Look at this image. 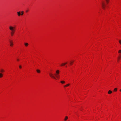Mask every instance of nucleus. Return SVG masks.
Instances as JSON below:
<instances>
[{
	"label": "nucleus",
	"instance_id": "obj_12",
	"mask_svg": "<svg viewBox=\"0 0 121 121\" xmlns=\"http://www.w3.org/2000/svg\"><path fill=\"white\" fill-rule=\"evenodd\" d=\"M36 71L38 73H40V71L39 69H37Z\"/></svg>",
	"mask_w": 121,
	"mask_h": 121
},
{
	"label": "nucleus",
	"instance_id": "obj_15",
	"mask_svg": "<svg viewBox=\"0 0 121 121\" xmlns=\"http://www.w3.org/2000/svg\"><path fill=\"white\" fill-rule=\"evenodd\" d=\"M0 72H4V70L3 69H1L0 70Z\"/></svg>",
	"mask_w": 121,
	"mask_h": 121
},
{
	"label": "nucleus",
	"instance_id": "obj_18",
	"mask_svg": "<svg viewBox=\"0 0 121 121\" xmlns=\"http://www.w3.org/2000/svg\"><path fill=\"white\" fill-rule=\"evenodd\" d=\"M21 15H23L24 13V12L23 11H22L21 12Z\"/></svg>",
	"mask_w": 121,
	"mask_h": 121
},
{
	"label": "nucleus",
	"instance_id": "obj_24",
	"mask_svg": "<svg viewBox=\"0 0 121 121\" xmlns=\"http://www.w3.org/2000/svg\"><path fill=\"white\" fill-rule=\"evenodd\" d=\"M19 68H20V69L21 68H22V66H21V65H20L19 66Z\"/></svg>",
	"mask_w": 121,
	"mask_h": 121
},
{
	"label": "nucleus",
	"instance_id": "obj_13",
	"mask_svg": "<svg viewBox=\"0 0 121 121\" xmlns=\"http://www.w3.org/2000/svg\"><path fill=\"white\" fill-rule=\"evenodd\" d=\"M3 77V74L2 73H0V78H1Z\"/></svg>",
	"mask_w": 121,
	"mask_h": 121
},
{
	"label": "nucleus",
	"instance_id": "obj_4",
	"mask_svg": "<svg viewBox=\"0 0 121 121\" xmlns=\"http://www.w3.org/2000/svg\"><path fill=\"white\" fill-rule=\"evenodd\" d=\"M9 42L10 43V46L11 47H12L13 45V42L12 41V40H10Z\"/></svg>",
	"mask_w": 121,
	"mask_h": 121
},
{
	"label": "nucleus",
	"instance_id": "obj_10",
	"mask_svg": "<svg viewBox=\"0 0 121 121\" xmlns=\"http://www.w3.org/2000/svg\"><path fill=\"white\" fill-rule=\"evenodd\" d=\"M121 58V54H120L119 55V56L118 57V59H120Z\"/></svg>",
	"mask_w": 121,
	"mask_h": 121
},
{
	"label": "nucleus",
	"instance_id": "obj_22",
	"mask_svg": "<svg viewBox=\"0 0 121 121\" xmlns=\"http://www.w3.org/2000/svg\"><path fill=\"white\" fill-rule=\"evenodd\" d=\"M119 43L121 45V40H119Z\"/></svg>",
	"mask_w": 121,
	"mask_h": 121
},
{
	"label": "nucleus",
	"instance_id": "obj_11",
	"mask_svg": "<svg viewBox=\"0 0 121 121\" xmlns=\"http://www.w3.org/2000/svg\"><path fill=\"white\" fill-rule=\"evenodd\" d=\"M112 92V91H111V90H109L108 92V94H111V93Z\"/></svg>",
	"mask_w": 121,
	"mask_h": 121
},
{
	"label": "nucleus",
	"instance_id": "obj_23",
	"mask_svg": "<svg viewBox=\"0 0 121 121\" xmlns=\"http://www.w3.org/2000/svg\"><path fill=\"white\" fill-rule=\"evenodd\" d=\"M69 85L70 84H68L66 85V86H69Z\"/></svg>",
	"mask_w": 121,
	"mask_h": 121
},
{
	"label": "nucleus",
	"instance_id": "obj_19",
	"mask_svg": "<svg viewBox=\"0 0 121 121\" xmlns=\"http://www.w3.org/2000/svg\"><path fill=\"white\" fill-rule=\"evenodd\" d=\"M117 90V89L116 88H115L114 89V91H116Z\"/></svg>",
	"mask_w": 121,
	"mask_h": 121
},
{
	"label": "nucleus",
	"instance_id": "obj_30",
	"mask_svg": "<svg viewBox=\"0 0 121 121\" xmlns=\"http://www.w3.org/2000/svg\"><path fill=\"white\" fill-rule=\"evenodd\" d=\"M119 60V59H118V60ZM118 61H119V60H118Z\"/></svg>",
	"mask_w": 121,
	"mask_h": 121
},
{
	"label": "nucleus",
	"instance_id": "obj_29",
	"mask_svg": "<svg viewBox=\"0 0 121 121\" xmlns=\"http://www.w3.org/2000/svg\"><path fill=\"white\" fill-rule=\"evenodd\" d=\"M65 67H67V66H65Z\"/></svg>",
	"mask_w": 121,
	"mask_h": 121
},
{
	"label": "nucleus",
	"instance_id": "obj_14",
	"mask_svg": "<svg viewBox=\"0 0 121 121\" xmlns=\"http://www.w3.org/2000/svg\"><path fill=\"white\" fill-rule=\"evenodd\" d=\"M68 118V117L67 116H66L65 118V119L64 120L65 121H66Z\"/></svg>",
	"mask_w": 121,
	"mask_h": 121
},
{
	"label": "nucleus",
	"instance_id": "obj_25",
	"mask_svg": "<svg viewBox=\"0 0 121 121\" xmlns=\"http://www.w3.org/2000/svg\"><path fill=\"white\" fill-rule=\"evenodd\" d=\"M28 10H26V12H28Z\"/></svg>",
	"mask_w": 121,
	"mask_h": 121
},
{
	"label": "nucleus",
	"instance_id": "obj_5",
	"mask_svg": "<svg viewBox=\"0 0 121 121\" xmlns=\"http://www.w3.org/2000/svg\"><path fill=\"white\" fill-rule=\"evenodd\" d=\"M67 62L64 63H63L61 64L60 65L61 66H63L65 65L66 64H67Z\"/></svg>",
	"mask_w": 121,
	"mask_h": 121
},
{
	"label": "nucleus",
	"instance_id": "obj_27",
	"mask_svg": "<svg viewBox=\"0 0 121 121\" xmlns=\"http://www.w3.org/2000/svg\"><path fill=\"white\" fill-rule=\"evenodd\" d=\"M67 87V86H66V85L65 86H64V87Z\"/></svg>",
	"mask_w": 121,
	"mask_h": 121
},
{
	"label": "nucleus",
	"instance_id": "obj_6",
	"mask_svg": "<svg viewBox=\"0 0 121 121\" xmlns=\"http://www.w3.org/2000/svg\"><path fill=\"white\" fill-rule=\"evenodd\" d=\"M55 76L58 79H59V74L57 75V74H55Z\"/></svg>",
	"mask_w": 121,
	"mask_h": 121
},
{
	"label": "nucleus",
	"instance_id": "obj_21",
	"mask_svg": "<svg viewBox=\"0 0 121 121\" xmlns=\"http://www.w3.org/2000/svg\"><path fill=\"white\" fill-rule=\"evenodd\" d=\"M109 0H105L107 3H108V2Z\"/></svg>",
	"mask_w": 121,
	"mask_h": 121
},
{
	"label": "nucleus",
	"instance_id": "obj_17",
	"mask_svg": "<svg viewBox=\"0 0 121 121\" xmlns=\"http://www.w3.org/2000/svg\"><path fill=\"white\" fill-rule=\"evenodd\" d=\"M74 62V61H71L70 63V64L71 65H72V64L73 63V62Z\"/></svg>",
	"mask_w": 121,
	"mask_h": 121
},
{
	"label": "nucleus",
	"instance_id": "obj_26",
	"mask_svg": "<svg viewBox=\"0 0 121 121\" xmlns=\"http://www.w3.org/2000/svg\"><path fill=\"white\" fill-rule=\"evenodd\" d=\"M17 60L18 61H19V59H17Z\"/></svg>",
	"mask_w": 121,
	"mask_h": 121
},
{
	"label": "nucleus",
	"instance_id": "obj_2",
	"mask_svg": "<svg viewBox=\"0 0 121 121\" xmlns=\"http://www.w3.org/2000/svg\"><path fill=\"white\" fill-rule=\"evenodd\" d=\"M102 5L103 9H105L106 5L104 1H103L102 3Z\"/></svg>",
	"mask_w": 121,
	"mask_h": 121
},
{
	"label": "nucleus",
	"instance_id": "obj_16",
	"mask_svg": "<svg viewBox=\"0 0 121 121\" xmlns=\"http://www.w3.org/2000/svg\"><path fill=\"white\" fill-rule=\"evenodd\" d=\"M60 82L62 84L64 83H65V82L64 81H61Z\"/></svg>",
	"mask_w": 121,
	"mask_h": 121
},
{
	"label": "nucleus",
	"instance_id": "obj_1",
	"mask_svg": "<svg viewBox=\"0 0 121 121\" xmlns=\"http://www.w3.org/2000/svg\"><path fill=\"white\" fill-rule=\"evenodd\" d=\"M9 30H10V34L11 36H13L15 32L16 29L15 27L12 26H10L9 27Z\"/></svg>",
	"mask_w": 121,
	"mask_h": 121
},
{
	"label": "nucleus",
	"instance_id": "obj_7",
	"mask_svg": "<svg viewBox=\"0 0 121 121\" xmlns=\"http://www.w3.org/2000/svg\"><path fill=\"white\" fill-rule=\"evenodd\" d=\"M17 14L18 16H20L21 15V12L19 11L17 12Z\"/></svg>",
	"mask_w": 121,
	"mask_h": 121
},
{
	"label": "nucleus",
	"instance_id": "obj_8",
	"mask_svg": "<svg viewBox=\"0 0 121 121\" xmlns=\"http://www.w3.org/2000/svg\"><path fill=\"white\" fill-rule=\"evenodd\" d=\"M56 73L55 74L58 75L59 73V71L58 70H57L56 71Z\"/></svg>",
	"mask_w": 121,
	"mask_h": 121
},
{
	"label": "nucleus",
	"instance_id": "obj_9",
	"mask_svg": "<svg viewBox=\"0 0 121 121\" xmlns=\"http://www.w3.org/2000/svg\"><path fill=\"white\" fill-rule=\"evenodd\" d=\"M24 45L26 47H27L28 45V43H24Z\"/></svg>",
	"mask_w": 121,
	"mask_h": 121
},
{
	"label": "nucleus",
	"instance_id": "obj_3",
	"mask_svg": "<svg viewBox=\"0 0 121 121\" xmlns=\"http://www.w3.org/2000/svg\"><path fill=\"white\" fill-rule=\"evenodd\" d=\"M49 75L52 78H53L54 79H56V78L52 74L50 73L49 74Z\"/></svg>",
	"mask_w": 121,
	"mask_h": 121
},
{
	"label": "nucleus",
	"instance_id": "obj_20",
	"mask_svg": "<svg viewBox=\"0 0 121 121\" xmlns=\"http://www.w3.org/2000/svg\"><path fill=\"white\" fill-rule=\"evenodd\" d=\"M118 52L119 53H121V50H119Z\"/></svg>",
	"mask_w": 121,
	"mask_h": 121
},
{
	"label": "nucleus",
	"instance_id": "obj_28",
	"mask_svg": "<svg viewBox=\"0 0 121 121\" xmlns=\"http://www.w3.org/2000/svg\"><path fill=\"white\" fill-rule=\"evenodd\" d=\"M120 91H121V89H120Z\"/></svg>",
	"mask_w": 121,
	"mask_h": 121
}]
</instances>
